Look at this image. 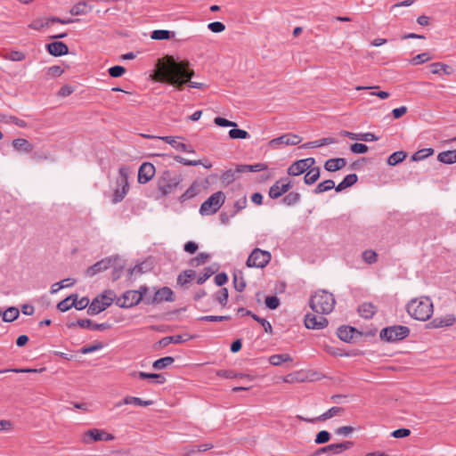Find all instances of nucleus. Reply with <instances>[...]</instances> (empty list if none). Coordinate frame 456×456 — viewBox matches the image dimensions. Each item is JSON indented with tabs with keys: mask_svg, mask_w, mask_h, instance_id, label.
<instances>
[{
	"mask_svg": "<svg viewBox=\"0 0 456 456\" xmlns=\"http://www.w3.org/2000/svg\"><path fill=\"white\" fill-rule=\"evenodd\" d=\"M193 76L194 70L189 67L187 61H175L173 57L168 56L167 63L159 69L156 79L172 85L178 90H182L185 84H189L192 88H205V84L191 80Z\"/></svg>",
	"mask_w": 456,
	"mask_h": 456,
	"instance_id": "1",
	"label": "nucleus"
},
{
	"mask_svg": "<svg viewBox=\"0 0 456 456\" xmlns=\"http://www.w3.org/2000/svg\"><path fill=\"white\" fill-rule=\"evenodd\" d=\"M433 303L428 297L411 299L407 305L408 314L419 321H427L433 314Z\"/></svg>",
	"mask_w": 456,
	"mask_h": 456,
	"instance_id": "2",
	"label": "nucleus"
},
{
	"mask_svg": "<svg viewBox=\"0 0 456 456\" xmlns=\"http://www.w3.org/2000/svg\"><path fill=\"white\" fill-rule=\"evenodd\" d=\"M336 301L333 294L321 290L311 297L309 305L312 310L320 314H328L334 309Z\"/></svg>",
	"mask_w": 456,
	"mask_h": 456,
	"instance_id": "3",
	"label": "nucleus"
},
{
	"mask_svg": "<svg viewBox=\"0 0 456 456\" xmlns=\"http://www.w3.org/2000/svg\"><path fill=\"white\" fill-rule=\"evenodd\" d=\"M182 175L175 171L164 170L161 172L157 180L158 190L162 196L175 192L177 187L181 183Z\"/></svg>",
	"mask_w": 456,
	"mask_h": 456,
	"instance_id": "4",
	"label": "nucleus"
},
{
	"mask_svg": "<svg viewBox=\"0 0 456 456\" xmlns=\"http://www.w3.org/2000/svg\"><path fill=\"white\" fill-rule=\"evenodd\" d=\"M130 170L126 166H121L118 169L119 177L117 180V188L114 190L112 203L117 204L124 200L126 197L128 189V175Z\"/></svg>",
	"mask_w": 456,
	"mask_h": 456,
	"instance_id": "5",
	"label": "nucleus"
},
{
	"mask_svg": "<svg viewBox=\"0 0 456 456\" xmlns=\"http://www.w3.org/2000/svg\"><path fill=\"white\" fill-rule=\"evenodd\" d=\"M224 193L221 191H216L201 204L200 208V213L202 216L213 215L220 209V208L224 203Z\"/></svg>",
	"mask_w": 456,
	"mask_h": 456,
	"instance_id": "6",
	"label": "nucleus"
},
{
	"mask_svg": "<svg viewBox=\"0 0 456 456\" xmlns=\"http://www.w3.org/2000/svg\"><path fill=\"white\" fill-rule=\"evenodd\" d=\"M147 290L148 289L144 286L140 287L138 290H128L117 299L116 305L121 308L133 307L142 300Z\"/></svg>",
	"mask_w": 456,
	"mask_h": 456,
	"instance_id": "7",
	"label": "nucleus"
},
{
	"mask_svg": "<svg viewBox=\"0 0 456 456\" xmlns=\"http://www.w3.org/2000/svg\"><path fill=\"white\" fill-rule=\"evenodd\" d=\"M410 334V329L403 325H395L386 327L381 330L379 337L382 340L387 342H395L402 340L408 337Z\"/></svg>",
	"mask_w": 456,
	"mask_h": 456,
	"instance_id": "8",
	"label": "nucleus"
},
{
	"mask_svg": "<svg viewBox=\"0 0 456 456\" xmlns=\"http://www.w3.org/2000/svg\"><path fill=\"white\" fill-rule=\"evenodd\" d=\"M113 297L114 292L109 290L102 294L100 297H95L89 305L87 314L89 315H95L104 311L113 303Z\"/></svg>",
	"mask_w": 456,
	"mask_h": 456,
	"instance_id": "9",
	"label": "nucleus"
},
{
	"mask_svg": "<svg viewBox=\"0 0 456 456\" xmlns=\"http://www.w3.org/2000/svg\"><path fill=\"white\" fill-rule=\"evenodd\" d=\"M271 260V253L258 248L253 249L247 260L248 267L264 268Z\"/></svg>",
	"mask_w": 456,
	"mask_h": 456,
	"instance_id": "10",
	"label": "nucleus"
},
{
	"mask_svg": "<svg viewBox=\"0 0 456 456\" xmlns=\"http://www.w3.org/2000/svg\"><path fill=\"white\" fill-rule=\"evenodd\" d=\"M290 180L287 177L276 181L269 189L268 195L271 199L276 200L292 188Z\"/></svg>",
	"mask_w": 456,
	"mask_h": 456,
	"instance_id": "11",
	"label": "nucleus"
},
{
	"mask_svg": "<svg viewBox=\"0 0 456 456\" xmlns=\"http://www.w3.org/2000/svg\"><path fill=\"white\" fill-rule=\"evenodd\" d=\"M119 261V257L118 256H112L106 258H103L98 262H96L94 265L90 266L86 270V274L90 277L94 276L95 274L105 271L114 265L115 262Z\"/></svg>",
	"mask_w": 456,
	"mask_h": 456,
	"instance_id": "12",
	"label": "nucleus"
},
{
	"mask_svg": "<svg viewBox=\"0 0 456 456\" xmlns=\"http://www.w3.org/2000/svg\"><path fill=\"white\" fill-rule=\"evenodd\" d=\"M315 159L314 158H306L299 159L291 164L287 172L289 175H300L307 171L313 165H314Z\"/></svg>",
	"mask_w": 456,
	"mask_h": 456,
	"instance_id": "13",
	"label": "nucleus"
},
{
	"mask_svg": "<svg viewBox=\"0 0 456 456\" xmlns=\"http://www.w3.org/2000/svg\"><path fill=\"white\" fill-rule=\"evenodd\" d=\"M302 138L295 134H285L277 138L272 139L269 145L272 148H278L280 145H297L301 142Z\"/></svg>",
	"mask_w": 456,
	"mask_h": 456,
	"instance_id": "14",
	"label": "nucleus"
},
{
	"mask_svg": "<svg viewBox=\"0 0 456 456\" xmlns=\"http://www.w3.org/2000/svg\"><path fill=\"white\" fill-rule=\"evenodd\" d=\"M175 298L173 290L168 287H163L155 292L152 299L144 298V303L149 305L152 303H160L163 301L173 302Z\"/></svg>",
	"mask_w": 456,
	"mask_h": 456,
	"instance_id": "15",
	"label": "nucleus"
},
{
	"mask_svg": "<svg viewBox=\"0 0 456 456\" xmlns=\"http://www.w3.org/2000/svg\"><path fill=\"white\" fill-rule=\"evenodd\" d=\"M329 322L326 317L307 314L305 317V325L307 329L321 330L328 325Z\"/></svg>",
	"mask_w": 456,
	"mask_h": 456,
	"instance_id": "16",
	"label": "nucleus"
},
{
	"mask_svg": "<svg viewBox=\"0 0 456 456\" xmlns=\"http://www.w3.org/2000/svg\"><path fill=\"white\" fill-rule=\"evenodd\" d=\"M156 169L153 164L143 162L138 170V183L144 184L150 182L155 175Z\"/></svg>",
	"mask_w": 456,
	"mask_h": 456,
	"instance_id": "17",
	"label": "nucleus"
},
{
	"mask_svg": "<svg viewBox=\"0 0 456 456\" xmlns=\"http://www.w3.org/2000/svg\"><path fill=\"white\" fill-rule=\"evenodd\" d=\"M456 322L455 315L448 314L444 316L435 317L429 323L428 326L432 329H439L444 327H451Z\"/></svg>",
	"mask_w": 456,
	"mask_h": 456,
	"instance_id": "18",
	"label": "nucleus"
},
{
	"mask_svg": "<svg viewBox=\"0 0 456 456\" xmlns=\"http://www.w3.org/2000/svg\"><path fill=\"white\" fill-rule=\"evenodd\" d=\"M352 446H353V443L350 441H346V442L339 443V444H329L327 446L319 448L315 452L314 454L319 455L321 453L330 452H332L333 454H338V453L342 452L343 451H346V450L351 448Z\"/></svg>",
	"mask_w": 456,
	"mask_h": 456,
	"instance_id": "19",
	"label": "nucleus"
},
{
	"mask_svg": "<svg viewBox=\"0 0 456 456\" xmlns=\"http://www.w3.org/2000/svg\"><path fill=\"white\" fill-rule=\"evenodd\" d=\"M89 436L92 441H112L114 439V436L109 434L102 429L93 428L89 429L86 432L85 435V442L89 443L86 437Z\"/></svg>",
	"mask_w": 456,
	"mask_h": 456,
	"instance_id": "20",
	"label": "nucleus"
},
{
	"mask_svg": "<svg viewBox=\"0 0 456 456\" xmlns=\"http://www.w3.org/2000/svg\"><path fill=\"white\" fill-rule=\"evenodd\" d=\"M343 412H344L343 408L334 406V407H331L330 409H329L323 414L320 415L319 417H316L314 419H307V418L300 417V419L308 423H314L315 421H324V420L329 419L334 416L340 415Z\"/></svg>",
	"mask_w": 456,
	"mask_h": 456,
	"instance_id": "21",
	"label": "nucleus"
},
{
	"mask_svg": "<svg viewBox=\"0 0 456 456\" xmlns=\"http://www.w3.org/2000/svg\"><path fill=\"white\" fill-rule=\"evenodd\" d=\"M48 53L55 57L65 55L69 53L68 45L61 41H54L46 45Z\"/></svg>",
	"mask_w": 456,
	"mask_h": 456,
	"instance_id": "22",
	"label": "nucleus"
},
{
	"mask_svg": "<svg viewBox=\"0 0 456 456\" xmlns=\"http://www.w3.org/2000/svg\"><path fill=\"white\" fill-rule=\"evenodd\" d=\"M132 377H138L141 379H151L155 384H164L166 382V378L160 373H148L144 371H134L131 373Z\"/></svg>",
	"mask_w": 456,
	"mask_h": 456,
	"instance_id": "23",
	"label": "nucleus"
},
{
	"mask_svg": "<svg viewBox=\"0 0 456 456\" xmlns=\"http://www.w3.org/2000/svg\"><path fill=\"white\" fill-rule=\"evenodd\" d=\"M165 142L171 145L173 148L183 151V152H194L193 148L191 145L185 144L183 142H178L176 137L174 136H163L161 137Z\"/></svg>",
	"mask_w": 456,
	"mask_h": 456,
	"instance_id": "24",
	"label": "nucleus"
},
{
	"mask_svg": "<svg viewBox=\"0 0 456 456\" xmlns=\"http://www.w3.org/2000/svg\"><path fill=\"white\" fill-rule=\"evenodd\" d=\"M355 333H359L356 329L351 326H341L338 329V337L345 342H351Z\"/></svg>",
	"mask_w": 456,
	"mask_h": 456,
	"instance_id": "25",
	"label": "nucleus"
},
{
	"mask_svg": "<svg viewBox=\"0 0 456 456\" xmlns=\"http://www.w3.org/2000/svg\"><path fill=\"white\" fill-rule=\"evenodd\" d=\"M346 165V160L344 158L330 159L326 160L324 168L329 172H335L343 168Z\"/></svg>",
	"mask_w": 456,
	"mask_h": 456,
	"instance_id": "26",
	"label": "nucleus"
},
{
	"mask_svg": "<svg viewBox=\"0 0 456 456\" xmlns=\"http://www.w3.org/2000/svg\"><path fill=\"white\" fill-rule=\"evenodd\" d=\"M192 338H193L192 336H190L188 334L166 337L159 340V345L161 346H167L170 343L181 344V343H183L185 341L191 339Z\"/></svg>",
	"mask_w": 456,
	"mask_h": 456,
	"instance_id": "27",
	"label": "nucleus"
},
{
	"mask_svg": "<svg viewBox=\"0 0 456 456\" xmlns=\"http://www.w3.org/2000/svg\"><path fill=\"white\" fill-rule=\"evenodd\" d=\"M12 144L13 148L20 152L29 153L34 149L33 144L24 138L14 139Z\"/></svg>",
	"mask_w": 456,
	"mask_h": 456,
	"instance_id": "28",
	"label": "nucleus"
},
{
	"mask_svg": "<svg viewBox=\"0 0 456 456\" xmlns=\"http://www.w3.org/2000/svg\"><path fill=\"white\" fill-rule=\"evenodd\" d=\"M152 403H153L151 400L144 401V400H142L141 398L135 397V396H126L123 399V401L117 403L115 406L120 407L123 404H135L138 406L146 407V406L151 405Z\"/></svg>",
	"mask_w": 456,
	"mask_h": 456,
	"instance_id": "29",
	"label": "nucleus"
},
{
	"mask_svg": "<svg viewBox=\"0 0 456 456\" xmlns=\"http://www.w3.org/2000/svg\"><path fill=\"white\" fill-rule=\"evenodd\" d=\"M200 185L198 184L197 182H194L191 184V186L184 191V193H183L180 198H179V200L181 202H184L193 197H195L196 195H198L200 193Z\"/></svg>",
	"mask_w": 456,
	"mask_h": 456,
	"instance_id": "30",
	"label": "nucleus"
},
{
	"mask_svg": "<svg viewBox=\"0 0 456 456\" xmlns=\"http://www.w3.org/2000/svg\"><path fill=\"white\" fill-rule=\"evenodd\" d=\"M336 142H337L336 139H334L332 137H326V138H322L320 140L304 143L301 146V148H303V149L316 148V147H322L324 145H329V144H332V143H336Z\"/></svg>",
	"mask_w": 456,
	"mask_h": 456,
	"instance_id": "31",
	"label": "nucleus"
},
{
	"mask_svg": "<svg viewBox=\"0 0 456 456\" xmlns=\"http://www.w3.org/2000/svg\"><path fill=\"white\" fill-rule=\"evenodd\" d=\"M358 312L362 317L370 319L375 314L376 308L370 303H363L359 306Z\"/></svg>",
	"mask_w": 456,
	"mask_h": 456,
	"instance_id": "32",
	"label": "nucleus"
},
{
	"mask_svg": "<svg viewBox=\"0 0 456 456\" xmlns=\"http://www.w3.org/2000/svg\"><path fill=\"white\" fill-rule=\"evenodd\" d=\"M437 159L444 164L456 163V149L453 151L440 152L437 156Z\"/></svg>",
	"mask_w": 456,
	"mask_h": 456,
	"instance_id": "33",
	"label": "nucleus"
},
{
	"mask_svg": "<svg viewBox=\"0 0 456 456\" xmlns=\"http://www.w3.org/2000/svg\"><path fill=\"white\" fill-rule=\"evenodd\" d=\"M320 177V168L319 167H310L307 173L304 176V182L306 184L314 183Z\"/></svg>",
	"mask_w": 456,
	"mask_h": 456,
	"instance_id": "34",
	"label": "nucleus"
},
{
	"mask_svg": "<svg viewBox=\"0 0 456 456\" xmlns=\"http://www.w3.org/2000/svg\"><path fill=\"white\" fill-rule=\"evenodd\" d=\"M52 25L50 17L49 18H38L34 20L29 25L28 28L35 30H41L45 28H48Z\"/></svg>",
	"mask_w": 456,
	"mask_h": 456,
	"instance_id": "35",
	"label": "nucleus"
},
{
	"mask_svg": "<svg viewBox=\"0 0 456 456\" xmlns=\"http://www.w3.org/2000/svg\"><path fill=\"white\" fill-rule=\"evenodd\" d=\"M291 361L292 358L289 354H273L269 357V362L273 366H280L282 362Z\"/></svg>",
	"mask_w": 456,
	"mask_h": 456,
	"instance_id": "36",
	"label": "nucleus"
},
{
	"mask_svg": "<svg viewBox=\"0 0 456 456\" xmlns=\"http://www.w3.org/2000/svg\"><path fill=\"white\" fill-rule=\"evenodd\" d=\"M20 315L19 309L14 306H10L3 313V321L5 322H11L15 321Z\"/></svg>",
	"mask_w": 456,
	"mask_h": 456,
	"instance_id": "37",
	"label": "nucleus"
},
{
	"mask_svg": "<svg viewBox=\"0 0 456 456\" xmlns=\"http://www.w3.org/2000/svg\"><path fill=\"white\" fill-rule=\"evenodd\" d=\"M91 8H88V4L86 1H80L75 4L69 11L72 15H83L86 14Z\"/></svg>",
	"mask_w": 456,
	"mask_h": 456,
	"instance_id": "38",
	"label": "nucleus"
},
{
	"mask_svg": "<svg viewBox=\"0 0 456 456\" xmlns=\"http://www.w3.org/2000/svg\"><path fill=\"white\" fill-rule=\"evenodd\" d=\"M233 285L237 291L241 292L244 290L246 288V281L244 280L242 272L238 271L233 273Z\"/></svg>",
	"mask_w": 456,
	"mask_h": 456,
	"instance_id": "39",
	"label": "nucleus"
},
{
	"mask_svg": "<svg viewBox=\"0 0 456 456\" xmlns=\"http://www.w3.org/2000/svg\"><path fill=\"white\" fill-rule=\"evenodd\" d=\"M407 157L406 152L403 151H398L392 153L387 159V164L389 166H395L401 162H403Z\"/></svg>",
	"mask_w": 456,
	"mask_h": 456,
	"instance_id": "40",
	"label": "nucleus"
},
{
	"mask_svg": "<svg viewBox=\"0 0 456 456\" xmlns=\"http://www.w3.org/2000/svg\"><path fill=\"white\" fill-rule=\"evenodd\" d=\"M301 200V195L298 192L291 191L285 195L282 199V203L286 206H294L297 204Z\"/></svg>",
	"mask_w": 456,
	"mask_h": 456,
	"instance_id": "41",
	"label": "nucleus"
},
{
	"mask_svg": "<svg viewBox=\"0 0 456 456\" xmlns=\"http://www.w3.org/2000/svg\"><path fill=\"white\" fill-rule=\"evenodd\" d=\"M196 273L193 270H185L182 273H180L177 277V283L184 286L189 283L194 277Z\"/></svg>",
	"mask_w": 456,
	"mask_h": 456,
	"instance_id": "42",
	"label": "nucleus"
},
{
	"mask_svg": "<svg viewBox=\"0 0 456 456\" xmlns=\"http://www.w3.org/2000/svg\"><path fill=\"white\" fill-rule=\"evenodd\" d=\"M434 150L432 148H424L421 150L417 151L412 156L411 160L412 161H420L434 154Z\"/></svg>",
	"mask_w": 456,
	"mask_h": 456,
	"instance_id": "43",
	"label": "nucleus"
},
{
	"mask_svg": "<svg viewBox=\"0 0 456 456\" xmlns=\"http://www.w3.org/2000/svg\"><path fill=\"white\" fill-rule=\"evenodd\" d=\"M175 359L171 356H166L160 359L156 360L152 367L155 370H163L168 366H170L172 363H174Z\"/></svg>",
	"mask_w": 456,
	"mask_h": 456,
	"instance_id": "44",
	"label": "nucleus"
},
{
	"mask_svg": "<svg viewBox=\"0 0 456 456\" xmlns=\"http://www.w3.org/2000/svg\"><path fill=\"white\" fill-rule=\"evenodd\" d=\"M174 36V32L165 29H157L151 33V37L154 40H167Z\"/></svg>",
	"mask_w": 456,
	"mask_h": 456,
	"instance_id": "45",
	"label": "nucleus"
},
{
	"mask_svg": "<svg viewBox=\"0 0 456 456\" xmlns=\"http://www.w3.org/2000/svg\"><path fill=\"white\" fill-rule=\"evenodd\" d=\"M76 326H79L83 329L92 330V326H94L93 322L90 319H79L77 322H71L67 323V327L71 329Z\"/></svg>",
	"mask_w": 456,
	"mask_h": 456,
	"instance_id": "46",
	"label": "nucleus"
},
{
	"mask_svg": "<svg viewBox=\"0 0 456 456\" xmlns=\"http://www.w3.org/2000/svg\"><path fill=\"white\" fill-rule=\"evenodd\" d=\"M335 187V183L332 180H325L320 183L314 189V193L320 194L328 191Z\"/></svg>",
	"mask_w": 456,
	"mask_h": 456,
	"instance_id": "47",
	"label": "nucleus"
},
{
	"mask_svg": "<svg viewBox=\"0 0 456 456\" xmlns=\"http://www.w3.org/2000/svg\"><path fill=\"white\" fill-rule=\"evenodd\" d=\"M73 296V300L71 301V305H74V307L77 309V310H83L85 309L87 305H89V298L86 297H84L82 298H80L79 300L77 299V294H72Z\"/></svg>",
	"mask_w": 456,
	"mask_h": 456,
	"instance_id": "48",
	"label": "nucleus"
},
{
	"mask_svg": "<svg viewBox=\"0 0 456 456\" xmlns=\"http://www.w3.org/2000/svg\"><path fill=\"white\" fill-rule=\"evenodd\" d=\"M362 257L368 265H372L378 261V254L371 249L364 250L362 254Z\"/></svg>",
	"mask_w": 456,
	"mask_h": 456,
	"instance_id": "49",
	"label": "nucleus"
},
{
	"mask_svg": "<svg viewBox=\"0 0 456 456\" xmlns=\"http://www.w3.org/2000/svg\"><path fill=\"white\" fill-rule=\"evenodd\" d=\"M228 289L226 288L221 289L216 294V300L223 306H225L228 301Z\"/></svg>",
	"mask_w": 456,
	"mask_h": 456,
	"instance_id": "50",
	"label": "nucleus"
},
{
	"mask_svg": "<svg viewBox=\"0 0 456 456\" xmlns=\"http://www.w3.org/2000/svg\"><path fill=\"white\" fill-rule=\"evenodd\" d=\"M229 136L232 139H247L249 137V134L242 129L232 128L229 131Z\"/></svg>",
	"mask_w": 456,
	"mask_h": 456,
	"instance_id": "51",
	"label": "nucleus"
},
{
	"mask_svg": "<svg viewBox=\"0 0 456 456\" xmlns=\"http://www.w3.org/2000/svg\"><path fill=\"white\" fill-rule=\"evenodd\" d=\"M73 300V296L70 295L67 297L65 299L61 300L57 304V309L61 312H67L71 307H74L73 305H71V301Z\"/></svg>",
	"mask_w": 456,
	"mask_h": 456,
	"instance_id": "52",
	"label": "nucleus"
},
{
	"mask_svg": "<svg viewBox=\"0 0 456 456\" xmlns=\"http://www.w3.org/2000/svg\"><path fill=\"white\" fill-rule=\"evenodd\" d=\"M237 178L238 176L235 169H229L225 171L221 176L222 182L226 184L232 183Z\"/></svg>",
	"mask_w": 456,
	"mask_h": 456,
	"instance_id": "53",
	"label": "nucleus"
},
{
	"mask_svg": "<svg viewBox=\"0 0 456 456\" xmlns=\"http://www.w3.org/2000/svg\"><path fill=\"white\" fill-rule=\"evenodd\" d=\"M70 281V278H68V279L62 280L60 282H56V283L53 284L52 288H51V293L52 294H55L60 289H64V288H69V287L72 286L75 283V280H72V281L69 282V284H64L65 281Z\"/></svg>",
	"mask_w": 456,
	"mask_h": 456,
	"instance_id": "54",
	"label": "nucleus"
},
{
	"mask_svg": "<svg viewBox=\"0 0 456 456\" xmlns=\"http://www.w3.org/2000/svg\"><path fill=\"white\" fill-rule=\"evenodd\" d=\"M209 258V255L208 253L201 252L197 256L191 260V265L192 266H199L200 265L205 264Z\"/></svg>",
	"mask_w": 456,
	"mask_h": 456,
	"instance_id": "55",
	"label": "nucleus"
},
{
	"mask_svg": "<svg viewBox=\"0 0 456 456\" xmlns=\"http://www.w3.org/2000/svg\"><path fill=\"white\" fill-rule=\"evenodd\" d=\"M229 315H205L200 316L198 320L202 322H222L230 320Z\"/></svg>",
	"mask_w": 456,
	"mask_h": 456,
	"instance_id": "56",
	"label": "nucleus"
},
{
	"mask_svg": "<svg viewBox=\"0 0 456 456\" xmlns=\"http://www.w3.org/2000/svg\"><path fill=\"white\" fill-rule=\"evenodd\" d=\"M330 439V434L326 430L320 431L315 437V444H322L329 442Z\"/></svg>",
	"mask_w": 456,
	"mask_h": 456,
	"instance_id": "57",
	"label": "nucleus"
},
{
	"mask_svg": "<svg viewBox=\"0 0 456 456\" xmlns=\"http://www.w3.org/2000/svg\"><path fill=\"white\" fill-rule=\"evenodd\" d=\"M109 74L112 77H120L126 72V69L123 66L116 65L109 69Z\"/></svg>",
	"mask_w": 456,
	"mask_h": 456,
	"instance_id": "58",
	"label": "nucleus"
},
{
	"mask_svg": "<svg viewBox=\"0 0 456 456\" xmlns=\"http://www.w3.org/2000/svg\"><path fill=\"white\" fill-rule=\"evenodd\" d=\"M252 318L263 326V328L266 333L273 332L272 325L267 320L261 318V317L257 316L256 314H252Z\"/></svg>",
	"mask_w": 456,
	"mask_h": 456,
	"instance_id": "59",
	"label": "nucleus"
},
{
	"mask_svg": "<svg viewBox=\"0 0 456 456\" xmlns=\"http://www.w3.org/2000/svg\"><path fill=\"white\" fill-rule=\"evenodd\" d=\"M265 305L269 309L274 310L280 305V299L276 296H267Z\"/></svg>",
	"mask_w": 456,
	"mask_h": 456,
	"instance_id": "60",
	"label": "nucleus"
},
{
	"mask_svg": "<svg viewBox=\"0 0 456 456\" xmlns=\"http://www.w3.org/2000/svg\"><path fill=\"white\" fill-rule=\"evenodd\" d=\"M350 151L354 154H362L368 151V146L363 143L355 142L350 146Z\"/></svg>",
	"mask_w": 456,
	"mask_h": 456,
	"instance_id": "61",
	"label": "nucleus"
},
{
	"mask_svg": "<svg viewBox=\"0 0 456 456\" xmlns=\"http://www.w3.org/2000/svg\"><path fill=\"white\" fill-rule=\"evenodd\" d=\"M214 123L218 126H224V127H230V126L234 127L237 126L235 122L230 121L222 117L215 118Z\"/></svg>",
	"mask_w": 456,
	"mask_h": 456,
	"instance_id": "62",
	"label": "nucleus"
},
{
	"mask_svg": "<svg viewBox=\"0 0 456 456\" xmlns=\"http://www.w3.org/2000/svg\"><path fill=\"white\" fill-rule=\"evenodd\" d=\"M214 271H212L209 267H207L203 270V273L199 275L197 279V283L199 285L203 284L212 274Z\"/></svg>",
	"mask_w": 456,
	"mask_h": 456,
	"instance_id": "63",
	"label": "nucleus"
},
{
	"mask_svg": "<svg viewBox=\"0 0 456 456\" xmlns=\"http://www.w3.org/2000/svg\"><path fill=\"white\" fill-rule=\"evenodd\" d=\"M429 59H430V57H429L428 53H419V54L416 55L415 57H413L411 61V63L413 65L421 64V63L428 61Z\"/></svg>",
	"mask_w": 456,
	"mask_h": 456,
	"instance_id": "64",
	"label": "nucleus"
}]
</instances>
